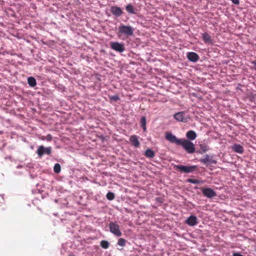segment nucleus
Returning <instances> with one entry per match:
<instances>
[{
    "instance_id": "1",
    "label": "nucleus",
    "mask_w": 256,
    "mask_h": 256,
    "mask_svg": "<svg viewBox=\"0 0 256 256\" xmlns=\"http://www.w3.org/2000/svg\"><path fill=\"white\" fill-rule=\"evenodd\" d=\"M166 139L171 143L182 146L188 154H193L196 150L194 145L192 142L184 138L178 139L170 132L166 133Z\"/></svg>"
},
{
    "instance_id": "2",
    "label": "nucleus",
    "mask_w": 256,
    "mask_h": 256,
    "mask_svg": "<svg viewBox=\"0 0 256 256\" xmlns=\"http://www.w3.org/2000/svg\"><path fill=\"white\" fill-rule=\"evenodd\" d=\"M134 31V28L130 26L122 25L118 27V36L124 35L128 38L133 34Z\"/></svg>"
},
{
    "instance_id": "3",
    "label": "nucleus",
    "mask_w": 256,
    "mask_h": 256,
    "mask_svg": "<svg viewBox=\"0 0 256 256\" xmlns=\"http://www.w3.org/2000/svg\"><path fill=\"white\" fill-rule=\"evenodd\" d=\"M110 232L116 236H120L122 233L120 229V226L116 222H110L109 224Z\"/></svg>"
},
{
    "instance_id": "4",
    "label": "nucleus",
    "mask_w": 256,
    "mask_h": 256,
    "mask_svg": "<svg viewBox=\"0 0 256 256\" xmlns=\"http://www.w3.org/2000/svg\"><path fill=\"white\" fill-rule=\"evenodd\" d=\"M176 170H179L181 172L184 173L192 172L196 170V166H186L183 165H177L175 166Z\"/></svg>"
},
{
    "instance_id": "5",
    "label": "nucleus",
    "mask_w": 256,
    "mask_h": 256,
    "mask_svg": "<svg viewBox=\"0 0 256 256\" xmlns=\"http://www.w3.org/2000/svg\"><path fill=\"white\" fill-rule=\"evenodd\" d=\"M110 46L112 49L119 52H122L125 50L124 44L118 42H111Z\"/></svg>"
},
{
    "instance_id": "6",
    "label": "nucleus",
    "mask_w": 256,
    "mask_h": 256,
    "mask_svg": "<svg viewBox=\"0 0 256 256\" xmlns=\"http://www.w3.org/2000/svg\"><path fill=\"white\" fill-rule=\"evenodd\" d=\"M52 152L50 147L45 148L43 146H38L37 150V154L40 158H41L44 154L50 155Z\"/></svg>"
},
{
    "instance_id": "7",
    "label": "nucleus",
    "mask_w": 256,
    "mask_h": 256,
    "mask_svg": "<svg viewBox=\"0 0 256 256\" xmlns=\"http://www.w3.org/2000/svg\"><path fill=\"white\" fill-rule=\"evenodd\" d=\"M185 113L184 112H178L176 114L174 117L175 120L178 122H186L189 118L187 116H185Z\"/></svg>"
},
{
    "instance_id": "8",
    "label": "nucleus",
    "mask_w": 256,
    "mask_h": 256,
    "mask_svg": "<svg viewBox=\"0 0 256 256\" xmlns=\"http://www.w3.org/2000/svg\"><path fill=\"white\" fill-rule=\"evenodd\" d=\"M202 194L208 198H212L216 196V192L210 188H204L202 190Z\"/></svg>"
},
{
    "instance_id": "9",
    "label": "nucleus",
    "mask_w": 256,
    "mask_h": 256,
    "mask_svg": "<svg viewBox=\"0 0 256 256\" xmlns=\"http://www.w3.org/2000/svg\"><path fill=\"white\" fill-rule=\"evenodd\" d=\"M110 10L112 14L116 17L120 16L123 13L122 10L117 6H112Z\"/></svg>"
},
{
    "instance_id": "10",
    "label": "nucleus",
    "mask_w": 256,
    "mask_h": 256,
    "mask_svg": "<svg viewBox=\"0 0 256 256\" xmlns=\"http://www.w3.org/2000/svg\"><path fill=\"white\" fill-rule=\"evenodd\" d=\"M186 222L190 226H194L198 224L197 218L194 216H190L186 219Z\"/></svg>"
},
{
    "instance_id": "11",
    "label": "nucleus",
    "mask_w": 256,
    "mask_h": 256,
    "mask_svg": "<svg viewBox=\"0 0 256 256\" xmlns=\"http://www.w3.org/2000/svg\"><path fill=\"white\" fill-rule=\"evenodd\" d=\"M187 57L188 60L192 62H197L199 58L198 54L194 52H188Z\"/></svg>"
},
{
    "instance_id": "12",
    "label": "nucleus",
    "mask_w": 256,
    "mask_h": 256,
    "mask_svg": "<svg viewBox=\"0 0 256 256\" xmlns=\"http://www.w3.org/2000/svg\"><path fill=\"white\" fill-rule=\"evenodd\" d=\"M130 140L134 147H139L140 144L136 136L132 135L130 136Z\"/></svg>"
},
{
    "instance_id": "13",
    "label": "nucleus",
    "mask_w": 256,
    "mask_h": 256,
    "mask_svg": "<svg viewBox=\"0 0 256 256\" xmlns=\"http://www.w3.org/2000/svg\"><path fill=\"white\" fill-rule=\"evenodd\" d=\"M202 38L203 40L206 44H212V40L211 36L206 32H205L202 34Z\"/></svg>"
},
{
    "instance_id": "14",
    "label": "nucleus",
    "mask_w": 256,
    "mask_h": 256,
    "mask_svg": "<svg viewBox=\"0 0 256 256\" xmlns=\"http://www.w3.org/2000/svg\"><path fill=\"white\" fill-rule=\"evenodd\" d=\"M186 137L188 140H192L196 138V134L194 130H189L186 134Z\"/></svg>"
},
{
    "instance_id": "15",
    "label": "nucleus",
    "mask_w": 256,
    "mask_h": 256,
    "mask_svg": "<svg viewBox=\"0 0 256 256\" xmlns=\"http://www.w3.org/2000/svg\"><path fill=\"white\" fill-rule=\"evenodd\" d=\"M200 161L204 164H208L209 163H216V162L215 160H212V158L208 154L206 155L205 158L200 159Z\"/></svg>"
},
{
    "instance_id": "16",
    "label": "nucleus",
    "mask_w": 256,
    "mask_h": 256,
    "mask_svg": "<svg viewBox=\"0 0 256 256\" xmlns=\"http://www.w3.org/2000/svg\"><path fill=\"white\" fill-rule=\"evenodd\" d=\"M232 148L235 152L239 154H242L244 152L243 147L239 144H234Z\"/></svg>"
},
{
    "instance_id": "17",
    "label": "nucleus",
    "mask_w": 256,
    "mask_h": 256,
    "mask_svg": "<svg viewBox=\"0 0 256 256\" xmlns=\"http://www.w3.org/2000/svg\"><path fill=\"white\" fill-rule=\"evenodd\" d=\"M126 10L128 12L131 14H136V12L135 11V8H134V6L131 4H128L126 7Z\"/></svg>"
},
{
    "instance_id": "18",
    "label": "nucleus",
    "mask_w": 256,
    "mask_h": 256,
    "mask_svg": "<svg viewBox=\"0 0 256 256\" xmlns=\"http://www.w3.org/2000/svg\"><path fill=\"white\" fill-rule=\"evenodd\" d=\"M28 85L31 87H34L36 85V79L32 76L29 77L28 78Z\"/></svg>"
},
{
    "instance_id": "19",
    "label": "nucleus",
    "mask_w": 256,
    "mask_h": 256,
    "mask_svg": "<svg viewBox=\"0 0 256 256\" xmlns=\"http://www.w3.org/2000/svg\"><path fill=\"white\" fill-rule=\"evenodd\" d=\"M144 155L146 158H153L155 156V154L152 150L150 149H148L145 152Z\"/></svg>"
},
{
    "instance_id": "20",
    "label": "nucleus",
    "mask_w": 256,
    "mask_h": 256,
    "mask_svg": "<svg viewBox=\"0 0 256 256\" xmlns=\"http://www.w3.org/2000/svg\"><path fill=\"white\" fill-rule=\"evenodd\" d=\"M200 153L203 154L207 152L209 150L208 146L205 144H200Z\"/></svg>"
},
{
    "instance_id": "21",
    "label": "nucleus",
    "mask_w": 256,
    "mask_h": 256,
    "mask_svg": "<svg viewBox=\"0 0 256 256\" xmlns=\"http://www.w3.org/2000/svg\"><path fill=\"white\" fill-rule=\"evenodd\" d=\"M146 117L145 116L142 117L141 119H140V124H141L142 128V129L144 130V131H146Z\"/></svg>"
},
{
    "instance_id": "22",
    "label": "nucleus",
    "mask_w": 256,
    "mask_h": 256,
    "mask_svg": "<svg viewBox=\"0 0 256 256\" xmlns=\"http://www.w3.org/2000/svg\"><path fill=\"white\" fill-rule=\"evenodd\" d=\"M100 246L104 249H106L109 247L110 243L106 240H103L100 242Z\"/></svg>"
},
{
    "instance_id": "23",
    "label": "nucleus",
    "mask_w": 256,
    "mask_h": 256,
    "mask_svg": "<svg viewBox=\"0 0 256 256\" xmlns=\"http://www.w3.org/2000/svg\"><path fill=\"white\" fill-rule=\"evenodd\" d=\"M61 170V167L59 164H56L54 167V171L56 174H58L60 172Z\"/></svg>"
},
{
    "instance_id": "24",
    "label": "nucleus",
    "mask_w": 256,
    "mask_h": 256,
    "mask_svg": "<svg viewBox=\"0 0 256 256\" xmlns=\"http://www.w3.org/2000/svg\"><path fill=\"white\" fill-rule=\"evenodd\" d=\"M118 244L122 246H124L126 244V240L123 238H120L118 241Z\"/></svg>"
},
{
    "instance_id": "25",
    "label": "nucleus",
    "mask_w": 256,
    "mask_h": 256,
    "mask_svg": "<svg viewBox=\"0 0 256 256\" xmlns=\"http://www.w3.org/2000/svg\"><path fill=\"white\" fill-rule=\"evenodd\" d=\"M106 197L108 200H112L114 198L115 196H114V194L113 192H108L107 193Z\"/></svg>"
},
{
    "instance_id": "26",
    "label": "nucleus",
    "mask_w": 256,
    "mask_h": 256,
    "mask_svg": "<svg viewBox=\"0 0 256 256\" xmlns=\"http://www.w3.org/2000/svg\"><path fill=\"white\" fill-rule=\"evenodd\" d=\"M186 181L187 182L194 184H199L200 183V182L196 179L188 178Z\"/></svg>"
},
{
    "instance_id": "27",
    "label": "nucleus",
    "mask_w": 256,
    "mask_h": 256,
    "mask_svg": "<svg viewBox=\"0 0 256 256\" xmlns=\"http://www.w3.org/2000/svg\"><path fill=\"white\" fill-rule=\"evenodd\" d=\"M46 140L50 142L52 140V136L50 134H48L46 136Z\"/></svg>"
},
{
    "instance_id": "28",
    "label": "nucleus",
    "mask_w": 256,
    "mask_h": 256,
    "mask_svg": "<svg viewBox=\"0 0 256 256\" xmlns=\"http://www.w3.org/2000/svg\"><path fill=\"white\" fill-rule=\"evenodd\" d=\"M110 100H114V101H116L118 100H119V97L118 96H112L110 97Z\"/></svg>"
},
{
    "instance_id": "29",
    "label": "nucleus",
    "mask_w": 256,
    "mask_h": 256,
    "mask_svg": "<svg viewBox=\"0 0 256 256\" xmlns=\"http://www.w3.org/2000/svg\"><path fill=\"white\" fill-rule=\"evenodd\" d=\"M251 64H253V68L256 70V60L252 61Z\"/></svg>"
},
{
    "instance_id": "30",
    "label": "nucleus",
    "mask_w": 256,
    "mask_h": 256,
    "mask_svg": "<svg viewBox=\"0 0 256 256\" xmlns=\"http://www.w3.org/2000/svg\"><path fill=\"white\" fill-rule=\"evenodd\" d=\"M232 3H234L235 4H240L239 0H230Z\"/></svg>"
},
{
    "instance_id": "31",
    "label": "nucleus",
    "mask_w": 256,
    "mask_h": 256,
    "mask_svg": "<svg viewBox=\"0 0 256 256\" xmlns=\"http://www.w3.org/2000/svg\"><path fill=\"white\" fill-rule=\"evenodd\" d=\"M233 256H244L239 253H234Z\"/></svg>"
},
{
    "instance_id": "32",
    "label": "nucleus",
    "mask_w": 256,
    "mask_h": 256,
    "mask_svg": "<svg viewBox=\"0 0 256 256\" xmlns=\"http://www.w3.org/2000/svg\"><path fill=\"white\" fill-rule=\"evenodd\" d=\"M41 140H46V136H42L41 138Z\"/></svg>"
}]
</instances>
